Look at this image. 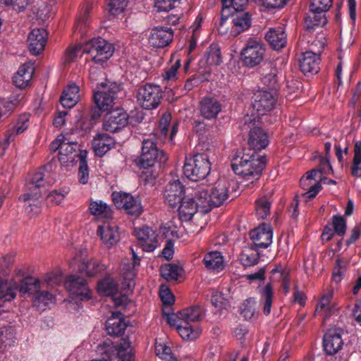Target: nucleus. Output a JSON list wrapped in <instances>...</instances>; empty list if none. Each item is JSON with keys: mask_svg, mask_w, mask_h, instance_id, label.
I'll return each instance as SVG.
<instances>
[{"mask_svg": "<svg viewBox=\"0 0 361 361\" xmlns=\"http://www.w3.org/2000/svg\"><path fill=\"white\" fill-rule=\"evenodd\" d=\"M128 0H107L109 12L115 16L121 14L128 5Z\"/></svg>", "mask_w": 361, "mask_h": 361, "instance_id": "69168bd1", "label": "nucleus"}, {"mask_svg": "<svg viewBox=\"0 0 361 361\" xmlns=\"http://www.w3.org/2000/svg\"><path fill=\"white\" fill-rule=\"evenodd\" d=\"M178 208L179 219L182 221H188L192 219L194 214L199 212L195 202L190 196L184 197L180 202Z\"/></svg>", "mask_w": 361, "mask_h": 361, "instance_id": "e433bc0d", "label": "nucleus"}, {"mask_svg": "<svg viewBox=\"0 0 361 361\" xmlns=\"http://www.w3.org/2000/svg\"><path fill=\"white\" fill-rule=\"evenodd\" d=\"M262 300L264 301L263 312L266 315L271 312L272 304L273 290L271 286L268 283L260 290Z\"/></svg>", "mask_w": 361, "mask_h": 361, "instance_id": "4d7b16f0", "label": "nucleus"}, {"mask_svg": "<svg viewBox=\"0 0 361 361\" xmlns=\"http://www.w3.org/2000/svg\"><path fill=\"white\" fill-rule=\"evenodd\" d=\"M53 183L54 181L45 178L42 172H37L32 176L26 184L24 195L19 197L20 200L27 204L25 211L28 215L32 216L40 212L39 199L45 192L47 187Z\"/></svg>", "mask_w": 361, "mask_h": 361, "instance_id": "7ed1b4c3", "label": "nucleus"}, {"mask_svg": "<svg viewBox=\"0 0 361 361\" xmlns=\"http://www.w3.org/2000/svg\"><path fill=\"white\" fill-rule=\"evenodd\" d=\"M275 102V97L271 92L259 90L254 93L252 105L259 115H264L273 109Z\"/></svg>", "mask_w": 361, "mask_h": 361, "instance_id": "2eb2a0df", "label": "nucleus"}, {"mask_svg": "<svg viewBox=\"0 0 361 361\" xmlns=\"http://www.w3.org/2000/svg\"><path fill=\"white\" fill-rule=\"evenodd\" d=\"M111 196L117 208L125 209L130 215L139 216L142 214V207L138 197L123 192H114Z\"/></svg>", "mask_w": 361, "mask_h": 361, "instance_id": "f8f14e48", "label": "nucleus"}, {"mask_svg": "<svg viewBox=\"0 0 361 361\" xmlns=\"http://www.w3.org/2000/svg\"><path fill=\"white\" fill-rule=\"evenodd\" d=\"M114 46L106 39L94 38L83 45V52L89 54L97 64H103L113 55Z\"/></svg>", "mask_w": 361, "mask_h": 361, "instance_id": "0eeeda50", "label": "nucleus"}, {"mask_svg": "<svg viewBox=\"0 0 361 361\" xmlns=\"http://www.w3.org/2000/svg\"><path fill=\"white\" fill-rule=\"evenodd\" d=\"M48 33L43 28H35L30 32L27 41L29 49L34 55L42 53L46 45Z\"/></svg>", "mask_w": 361, "mask_h": 361, "instance_id": "412c9836", "label": "nucleus"}, {"mask_svg": "<svg viewBox=\"0 0 361 361\" xmlns=\"http://www.w3.org/2000/svg\"><path fill=\"white\" fill-rule=\"evenodd\" d=\"M264 54V44L256 39H249L240 54L242 63L248 68H253L260 64Z\"/></svg>", "mask_w": 361, "mask_h": 361, "instance_id": "1a4fd4ad", "label": "nucleus"}, {"mask_svg": "<svg viewBox=\"0 0 361 361\" xmlns=\"http://www.w3.org/2000/svg\"><path fill=\"white\" fill-rule=\"evenodd\" d=\"M202 310L200 307H191L179 312V317L183 323L196 322L202 318Z\"/></svg>", "mask_w": 361, "mask_h": 361, "instance_id": "09e8293b", "label": "nucleus"}, {"mask_svg": "<svg viewBox=\"0 0 361 361\" xmlns=\"http://www.w3.org/2000/svg\"><path fill=\"white\" fill-rule=\"evenodd\" d=\"M319 63V54L312 51L304 52L299 60L300 68L305 75L318 73Z\"/></svg>", "mask_w": 361, "mask_h": 361, "instance_id": "393cba45", "label": "nucleus"}, {"mask_svg": "<svg viewBox=\"0 0 361 361\" xmlns=\"http://www.w3.org/2000/svg\"><path fill=\"white\" fill-rule=\"evenodd\" d=\"M120 85L110 80L98 82L94 89V99L101 111H108L113 107L115 94L119 92Z\"/></svg>", "mask_w": 361, "mask_h": 361, "instance_id": "6e6552de", "label": "nucleus"}, {"mask_svg": "<svg viewBox=\"0 0 361 361\" xmlns=\"http://www.w3.org/2000/svg\"><path fill=\"white\" fill-rule=\"evenodd\" d=\"M180 67V60L177 59L174 63L167 67L162 74V80L166 82H173L178 79V69Z\"/></svg>", "mask_w": 361, "mask_h": 361, "instance_id": "6e6d98bb", "label": "nucleus"}, {"mask_svg": "<svg viewBox=\"0 0 361 361\" xmlns=\"http://www.w3.org/2000/svg\"><path fill=\"white\" fill-rule=\"evenodd\" d=\"M265 37L270 45L275 49H282L287 42V36L284 28L282 27L269 29Z\"/></svg>", "mask_w": 361, "mask_h": 361, "instance_id": "473e14b6", "label": "nucleus"}, {"mask_svg": "<svg viewBox=\"0 0 361 361\" xmlns=\"http://www.w3.org/2000/svg\"><path fill=\"white\" fill-rule=\"evenodd\" d=\"M115 145L114 139L104 133L98 134L92 141V148L98 157L104 156L111 148H114Z\"/></svg>", "mask_w": 361, "mask_h": 361, "instance_id": "c756f323", "label": "nucleus"}, {"mask_svg": "<svg viewBox=\"0 0 361 361\" xmlns=\"http://www.w3.org/2000/svg\"><path fill=\"white\" fill-rule=\"evenodd\" d=\"M177 332L183 340L192 341L200 336L202 329L197 324L192 325L190 323H183L182 326H178Z\"/></svg>", "mask_w": 361, "mask_h": 361, "instance_id": "a18cd8bd", "label": "nucleus"}, {"mask_svg": "<svg viewBox=\"0 0 361 361\" xmlns=\"http://www.w3.org/2000/svg\"><path fill=\"white\" fill-rule=\"evenodd\" d=\"M106 329L107 333L113 336H119L123 332L126 324L121 312L111 313V316L106 322Z\"/></svg>", "mask_w": 361, "mask_h": 361, "instance_id": "c9c22d12", "label": "nucleus"}, {"mask_svg": "<svg viewBox=\"0 0 361 361\" xmlns=\"http://www.w3.org/2000/svg\"><path fill=\"white\" fill-rule=\"evenodd\" d=\"M205 267L214 272H219L225 267L222 254L218 251H212L207 253L203 259Z\"/></svg>", "mask_w": 361, "mask_h": 361, "instance_id": "4c0bfd02", "label": "nucleus"}, {"mask_svg": "<svg viewBox=\"0 0 361 361\" xmlns=\"http://www.w3.org/2000/svg\"><path fill=\"white\" fill-rule=\"evenodd\" d=\"M277 68L273 63H265L261 73L262 82L269 87H274L277 82Z\"/></svg>", "mask_w": 361, "mask_h": 361, "instance_id": "37998d69", "label": "nucleus"}, {"mask_svg": "<svg viewBox=\"0 0 361 361\" xmlns=\"http://www.w3.org/2000/svg\"><path fill=\"white\" fill-rule=\"evenodd\" d=\"M221 110L222 104L213 97H204L200 103V114L207 120L216 118Z\"/></svg>", "mask_w": 361, "mask_h": 361, "instance_id": "bb28decb", "label": "nucleus"}, {"mask_svg": "<svg viewBox=\"0 0 361 361\" xmlns=\"http://www.w3.org/2000/svg\"><path fill=\"white\" fill-rule=\"evenodd\" d=\"M265 157L255 152H238L231 160V167L236 175L245 180H257L265 166Z\"/></svg>", "mask_w": 361, "mask_h": 361, "instance_id": "f03ea898", "label": "nucleus"}, {"mask_svg": "<svg viewBox=\"0 0 361 361\" xmlns=\"http://www.w3.org/2000/svg\"><path fill=\"white\" fill-rule=\"evenodd\" d=\"M352 174L361 177V142H357L354 148V157L351 167Z\"/></svg>", "mask_w": 361, "mask_h": 361, "instance_id": "052dcab7", "label": "nucleus"}, {"mask_svg": "<svg viewBox=\"0 0 361 361\" xmlns=\"http://www.w3.org/2000/svg\"><path fill=\"white\" fill-rule=\"evenodd\" d=\"M205 61L208 65L216 66L221 62L220 49L216 45H211L207 51Z\"/></svg>", "mask_w": 361, "mask_h": 361, "instance_id": "680f3d73", "label": "nucleus"}, {"mask_svg": "<svg viewBox=\"0 0 361 361\" xmlns=\"http://www.w3.org/2000/svg\"><path fill=\"white\" fill-rule=\"evenodd\" d=\"M256 214L260 219L267 218L270 213L271 202L267 197H262L255 202Z\"/></svg>", "mask_w": 361, "mask_h": 361, "instance_id": "5fc2aeb1", "label": "nucleus"}, {"mask_svg": "<svg viewBox=\"0 0 361 361\" xmlns=\"http://www.w3.org/2000/svg\"><path fill=\"white\" fill-rule=\"evenodd\" d=\"M155 354L164 361H177L171 348L161 339L155 342Z\"/></svg>", "mask_w": 361, "mask_h": 361, "instance_id": "8fccbe9b", "label": "nucleus"}, {"mask_svg": "<svg viewBox=\"0 0 361 361\" xmlns=\"http://www.w3.org/2000/svg\"><path fill=\"white\" fill-rule=\"evenodd\" d=\"M270 279L273 282H280L285 293L290 289L289 271L284 267L279 265L271 271Z\"/></svg>", "mask_w": 361, "mask_h": 361, "instance_id": "79ce46f5", "label": "nucleus"}, {"mask_svg": "<svg viewBox=\"0 0 361 361\" xmlns=\"http://www.w3.org/2000/svg\"><path fill=\"white\" fill-rule=\"evenodd\" d=\"M156 140V135L151 134L142 141V153L139 159V164L143 169H149L157 161L164 162L167 159L164 153L157 147Z\"/></svg>", "mask_w": 361, "mask_h": 361, "instance_id": "423d86ee", "label": "nucleus"}, {"mask_svg": "<svg viewBox=\"0 0 361 361\" xmlns=\"http://www.w3.org/2000/svg\"><path fill=\"white\" fill-rule=\"evenodd\" d=\"M82 53H84L83 46L75 45L68 47L64 54V63H68L73 61Z\"/></svg>", "mask_w": 361, "mask_h": 361, "instance_id": "774afa93", "label": "nucleus"}, {"mask_svg": "<svg viewBox=\"0 0 361 361\" xmlns=\"http://www.w3.org/2000/svg\"><path fill=\"white\" fill-rule=\"evenodd\" d=\"M97 235L106 247H111L120 240L118 226L112 221H104L98 226Z\"/></svg>", "mask_w": 361, "mask_h": 361, "instance_id": "f3484780", "label": "nucleus"}, {"mask_svg": "<svg viewBox=\"0 0 361 361\" xmlns=\"http://www.w3.org/2000/svg\"><path fill=\"white\" fill-rule=\"evenodd\" d=\"M257 302L254 298L246 300L241 307V314L247 320H252L256 318Z\"/></svg>", "mask_w": 361, "mask_h": 361, "instance_id": "bf43d9fd", "label": "nucleus"}, {"mask_svg": "<svg viewBox=\"0 0 361 361\" xmlns=\"http://www.w3.org/2000/svg\"><path fill=\"white\" fill-rule=\"evenodd\" d=\"M300 186L304 190H308L305 193L303 194V197L306 200L314 197L321 189L320 183H316L312 184V181L309 178H307L306 176H303L300 179Z\"/></svg>", "mask_w": 361, "mask_h": 361, "instance_id": "603ef678", "label": "nucleus"}, {"mask_svg": "<svg viewBox=\"0 0 361 361\" xmlns=\"http://www.w3.org/2000/svg\"><path fill=\"white\" fill-rule=\"evenodd\" d=\"M162 98L159 86L146 84L138 88L136 94L137 103L145 109H154L158 107Z\"/></svg>", "mask_w": 361, "mask_h": 361, "instance_id": "9b49d317", "label": "nucleus"}, {"mask_svg": "<svg viewBox=\"0 0 361 361\" xmlns=\"http://www.w3.org/2000/svg\"><path fill=\"white\" fill-rule=\"evenodd\" d=\"M89 210L90 214L97 219H109L111 216V208L102 200L91 201Z\"/></svg>", "mask_w": 361, "mask_h": 361, "instance_id": "c03bdc74", "label": "nucleus"}, {"mask_svg": "<svg viewBox=\"0 0 361 361\" xmlns=\"http://www.w3.org/2000/svg\"><path fill=\"white\" fill-rule=\"evenodd\" d=\"M62 281L59 272H49L46 274L42 279L28 277L22 279L16 276L11 280L0 281V300L11 301L15 298L17 291L21 295H25L30 290L43 289L51 288L59 284Z\"/></svg>", "mask_w": 361, "mask_h": 361, "instance_id": "f257e3e1", "label": "nucleus"}, {"mask_svg": "<svg viewBox=\"0 0 361 361\" xmlns=\"http://www.w3.org/2000/svg\"><path fill=\"white\" fill-rule=\"evenodd\" d=\"M333 297V291L326 290L319 300L316 307V313L323 318L324 322L326 319L330 317L337 310L331 299Z\"/></svg>", "mask_w": 361, "mask_h": 361, "instance_id": "c85d7f7f", "label": "nucleus"}, {"mask_svg": "<svg viewBox=\"0 0 361 361\" xmlns=\"http://www.w3.org/2000/svg\"><path fill=\"white\" fill-rule=\"evenodd\" d=\"M87 152H82L80 155V166L78 171L79 182L82 184H86L89 180L88 166L86 161Z\"/></svg>", "mask_w": 361, "mask_h": 361, "instance_id": "e2e57ef3", "label": "nucleus"}, {"mask_svg": "<svg viewBox=\"0 0 361 361\" xmlns=\"http://www.w3.org/2000/svg\"><path fill=\"white\" fill-rule=\"evenodd\" d=\"M128 123V115L123 109H115L105 116L103 128L109 132H116Z\"/></svg>", "mask_w": 361, "mask_h": 361, "instance_id": "a211bd4d", "label": "nucleus"}, {"mask_svg": "<svg viewBox=\"0 0 361 361\" xmlns=\"http://www.w3.org/2000/svg\"><path fill=\"white\" fill-rule=\"evenodd\" d=\"M91 9L92 4L90 2L85 3L81 7L80 14L75 23V31H78L80 33H83L85 31V28L89 23L88 15Z\"/></svg>", "mask_w": 361, "mask_h": 361, "instance_id": "49530a36", "label": "nucleus"}, {"mask_svg": "<svg viewBox=\"0 0 361 361\" xmlns=\"http://www.w3.org/2000/svg\"><path fill=\"white\" fill-rule=\"evenodd\" d=\"M229 183L226 179H219L212 186L208 187L215 207L222 204L229 196Z\"/></svg>", "mask_w": 361, "mask_h": 361, "instance_id": "cd10ccee", "label": "nucleus"}, {"mask_svg": "<svg viewBox=\"0 0 361 361\" xmlns=\"http://www.w3.org/2000/svg\"><path fill=\"white\" fill-rule=\"evenodd\" d=\"M181 221L178 219L166 222L161 226V233L165 238H169L168 240L183 237L184 228L182 227Z\"/></svg>", "mask_w": 361, "mask_h": 361, "instance_id": "f704fd0d", "label": "nucleus"}, {"mask_svg": "<svg viewBox=\"0 0 361 361\" xmlns=\"http://www.w3.org/2000/svg\"><path fill=\"white\" fill-rule=\"evenodd\" d=\"M348 265V261L345 258H338L336 259L332 276V279L336 283H338L342 280Z\"/></svg>", "mask_w": 361, "mask_h": 361, "instance_id": "0e129e2a", "label": "nucleus"}, {"mask_svg": "<svg viewBox=\"0 0 361 361\" xmlns=\"http://www.w3.org/2000/svg\"><path fill=\"white\" fill-rule=\"evenodd\" d=\"M65 286L71 294L79 297L82 300H89L92 296L91 290L81 277L70 276L66 281Z\"/></svg>", "mask_w": 361, "mask_h": 361, "instance_id": "6ab92c4d", "label": "nucleus"}, {"mask_svg": "<svg viewBox=\"0 0 361 361\" xmlns=\"http://www.w3.org/2000/svg\"><path fill=\"white\" fill-rule=\"evenodd\" d=\"M69 193L68 188H63L59 190H53L47 195V200L54 204H61Z\"/></svg>", "mask_w": 361, "mask_h": 361, "instance_id": "338daca9", "label": "nucleus"}, {"mask_svg": "<svg viewBox=\"0 0 361 361\" xmlns=\"http://www.w3.org/2000/svg\"><path fill=\"white\" fill-rule=\"evenodd\" d=\"M258 252L252 247L245 248L240 256V261L245 267H252L258 263Z\"/></svg>", "mask_w": 361, "mask_h": 361, "instance_id": "864d4df0", "label": "nucleus"}, {"mask_svg": "<svg viewBox=\"0 0 361 361\" xmlns=\"http://www.w3.org/2000/svg\"><path fill=\"white\" fill-rule=\"evenodd\" d=\"M161 276L166 281H175L180 272V269L178 266L169 264L163 265L160 269Z\"/></svg>", "mask_w": 361, "mask_h": 361, "instance_id": "13d9d810", "label": "nucleus"}, {"mask_svg": "<svg viewBox=\"0 0 361 361\" xmlns=\"http://www.w3.org/2000/svg\"><path fill=\"white\" fill-rule=\"evenodd\" d=\"M35 72L34 64L27 62L21 65L13 78L14 85L20 89L25 88L30 85Z\"/></svg>", "mask_w": 361, "mask_h": 361, "instance_id": "a878e982", "label": "nucleus"}, {"mask_svg": "<svg viewBox=\"0 0 361 361\" xmlns=\"http://www.w3.org/2000/svg\"><path fill=\"white\" fill-rule=\"evenodd\" d=\"M248 143L255 149H263L269 143L267 135L260 128L255 127L250 132Z\"/></svg>", "mask_w": 361, "mask_h": 361, "instance_id": "a19ab883", "label": "nucleus"}, {"mask_svg": "<svg viewBox=\"0 0 361 361\" xmlns=\"http://www.w3.org/2000/svg\"><path fill=\"white\" fill-rule=\"evenodd\" d=\"M173 32L170 27L157 26L151 29L148 35V42L155 48H164L173 40Z\"/></svg>", "mask_w": 361, "mask_h": 361, "instance_id": "dca6fc26", "label": "nucleus"}, {"mask_svg": "<svg viewBox=\"0 0 361 361\" xmlns=\"http://www.w3.org/2000/svg\"><path fill=\"white\" fill-rule=\"evenodd\" d=\"M331 4L332 0H312L310 13L305 20L306 29L311 30L315 26L324 25L327 23L325 12L329 9Z\"/></svg>", "mask_w": 361, "mask_h": 361, "instance_id": "9d476101", "label": "nucleus"}, {"mask_svg": "<svg viewBox=\"0 0 361 361\" xmlns=\"http://www.w3.org/2000/svg\"><path fill=\"white\" fill-rule=\"evenodd\" d=\"M273 233L271 226L263 224L250 232V238L257 247L267 248L272 243Z\"/></svg>", "mask_w": 361, "mask_h": 361, "instance_id": "4be33fe9", "label": "nucleus"}, {"mask_svg": "<svg viewBox=\"0 0 361 361\" xmlns=\"http://www.w3.org/2000/svg\"><path fill=\"white\" fill-rule=\"evenodd\" d=\"M26 294H32L34 305L41 309H44L46 307L55 302L54 295L47 290L32 289L27 292Z\"/></svg>", "mask_w": 361, "mask_h": 361, "instance_id": "58836bf2", "label": "nucleus"}, {"mask_svg": "<svg viewBox=\"0 0 361 361\" xmlns=\"http://www.w3.org/2000/svg\"><path fill=\"white\" fill-rule=\"evenodd\" d=\"M332 227L326 226L322 235V240L324 241H328L331 240L334 233L342 236L344 235L346 231V221L341 216H334L332 217Z\"/></svg>", "mask_w": 361, "mask_h": 361, "instance_id": "2f4dec72", "label": "nucleus"}, {"mask_svg": "<svg viewBox=\"0 0 361 361\" xmlns=\"http://www.w3.org/2000/svg\"><path fill=\"white\" fill-rule=\"evenodd\" d=\"M50 149L53 152L59 150V161L62 166H73L80 160L82 152L75 142H70L63 135H60L50 145Z\"/></svg>", "mask_w": 361, "mask_h": 361, "instance_id": "20e7f679", "label": "nucleus"}, {"mask_svg": "<svg viewBox=\"0 0 361 361\" xmlns=\"http://www.w3.org/2000/svg\"><path fill=\"white\" fill-rule=\"evenodd\" d=\"M211 164L208 155L197 154L192 157H187L183 166V174L193 181L204 179L209 173Z\"/></svg>", "mask_w": 361, "mask_h": 361, "instance_id": "39448f33", "label": "nucleus"}, {"mask_svg": "<svg viewBox=\"0 0 361 361\" xmlns=\"http://www.w3.org/2000/svg\"><path fill=\"white\" fill-rule=\"evenodd\" d=\"M211 302L216 309L225 310L230 305V297L228 294L215 290L212 291Z\"/></svg>", "mask_w": 361, "mask_h": 361, "instance_id": "3c124183", "label": "nucleus"}, {"mask_svg": "<svg viewBox=\"0 0 361 361\" xmlns=\"http://www.w3.org/2000/svg\"><path fill=\"white\" fill-rule=\"evenodd\" d=\"M183 186L178 179L173 178L166 186L164 198L169 206L173 207L179 204L183 197Z\"/></svg>", "mask_w": 361, "mask_h": 361, "instance_id": "aec40b11", "label": "nucleus"}, {"mask_svg": "<svg viewBox=\"0 0 361 361\" xmlns=\"http://www.w3.org/2000/svg\"><path fill=\"white\" fill-rule=\"evenodd\" d=\"M140 247L145 252H152L159 245L157 235L149 226L135 228L134 230Z\"/></svg>", "mask_w": 361, "mask_h": 361, "instance_id": "4468645a", "label": "nucleus"}, {"mask_svg": "<svg viewBox=\"0 0 361 361\" xmlns=\"http://www.w3.org/2000/svg\"><path fill=\"white\" fill-rule=\"evenodd\" d=\"M191 197L195 202V204L201 213H207L213 207H215L208 187H200L195 189Z\"/></svg>", "mask_w": 361, "mask_h": 361, "instance_id": "5701e85b", "label": "nucleus"}, {"mask_svg": "<svg viewBox=\"0 0 361 361\" xmlns=\"http://www.w3.org/2000/svg\"><path fill=\"white\" fill-rule=\"evenodd\" d=\"M78 270L88 276H94L104 270V265L97 260L87 257H82L79 260Z\"/></svg>", "mask_w": 361, "mask_h": 361, "instance_id": "72a5a7b5", "label": "nucleus"}, {"mask_svg": "<svg viewBox=\"0 0 361 361\" xmlns=\"http://www.w3.org/2000/svg\"><path fill=\"white\" fill-rule=\"evenodd\" d=\"M133 262L132 264L123 263L121 269V275L123 278L124 284L128 289H131L134 287V279L135 276V267L140 264V258L135 254L133 249L131 250Z\"/></svg>", "mask_w": 361, "mask_h": 361, "instance_id": "7c9ffc66", "label": "nucleus"}, {"mask_svg": "<svg viewBox=\"0 0 361 361\" xmlns=\"http://www.w3.org/2000/svg\"><path fill=\"white\" fill-rule=\"evenodd\" d=\"M233 23L232 32L235 35H238L247 30L250 26V16L247 13H238L233 16Z\"/></svg>", "mask_w": 361, "mask_h": 361, "instance_id": "de8ad7c7", "label": "nucleus"}, {"mask_svg": "<svg viewBox=\"0 0 361 361\" xmlns=\"http://www.w3.org/2000/svg\"><path fill=\"white\" fill-rule=\"evenodd\" d=\"M79 99V87L72 83L63 90L61 103L66 108H72L78 102Z\"/></svg>", "mask_w": 361, "mask_h": 361, "instance_id": "ea45409f", "label": "nucleus"}, {"mask_svg": "<svg viewBox=\"0 0 361 361\" xmlns=\"http://www.w3.org/2000/svg\"><path fill=\"white\" fill-rule=\"evenodd\" d=\"M97 290L102 295L111 296L116 306L125 305L128 301L126 295L118 293L117 284L109 276L104 278L98 283Z\"/></svg>", "mask_w": 361, "mask_h": 361, "instance_id": "ddd939ff", "label": "nucleus"}, {"mask_svg": "<svg viewBox=\"0 0 361 361\" xmlns=\"http://www.w3.org/2000/svg\"><path fill=\"white\" fill-rule=\"evenodd\" d=\"M341 330L340 329H329L324 336V348L326 353L333 355L343 346Z\"/></svg>", "mask_w": 361, "mask_h": 361, "instance_id": "b1692460", "label": "nucleus"}]
</instances>
